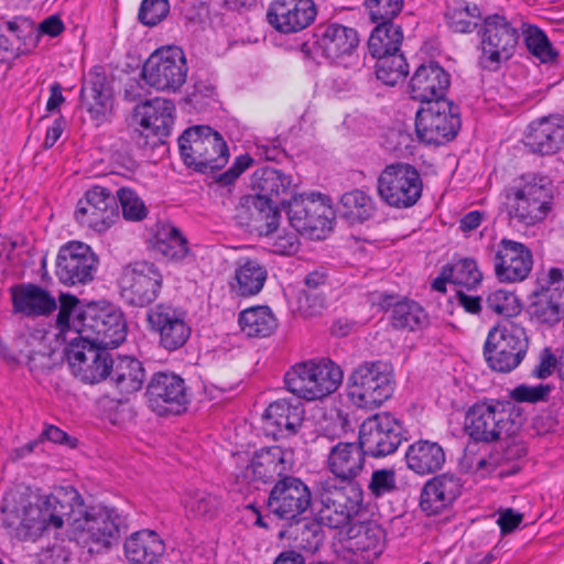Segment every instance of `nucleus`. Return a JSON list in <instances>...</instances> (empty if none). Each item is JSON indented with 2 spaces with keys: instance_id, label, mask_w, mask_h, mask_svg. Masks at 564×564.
I'll return each mask as SVG.
<instances>
[{
  "instance_id": "nucleus-1",
  "label": "nucleus",
  "mask_w": 564,
  "mask_h": 564,
  "mask_svg": "<svg viewBox=\"0 0 564 564\" xmlns=\"http://www.w3.org/2000/svg\"><path fill=\"white\" fill-rule=\"evenodd\" d=\"M291 185V177L273 167H262L252 173L249 184L252 193L253 212L249 217V235L269 237L280 225V206L286 202L281 198Z\"/></svg>"
},
{
  "instance_id": "nucleus-2",
  "label": "nucleus",
  "mask_w": 564,
  "mask_h": 564,
  "mask_svg": "<svg viewBox=\"0 0 564 564\" xmlns=\"http://www.w3.org/2000/svg\"><path fill=\"white\" fill-rule=\"evenodd\" d=\"M522 422V413L511 400L485 399L467 410L465 432L475 443H492L516 434Z\"/></svg>"
},
{
  "instance_id": "nucleus-3",
  "label": "nucleus",
  "mask_w": 564,
  "mask_h": 564,
  "mask_svg": "<svg viewBox=\"0 0 564 564\" xmlns=\"http://www.w3.org/2000/svg\"><path fill=\"white\" fill-rule=\"evenodd\" d=\"M553 205V184L544 175H522L506 191V206L511 220L525 227L543 221Z\"/></svg>"
},
{
  "instance_id": "nucleus-4",
  "label": "nucleus",
  "mask_w": 564,
  "mask_h": 564,
  "mask_svg": "<svg viewBox=\"0 0 564 564\" xmlns=\"http://www.w3.org/2000/svg\"><path fill=\"white\" fill-rule=\"evenodd\" d=\"M85 503L76 489L61 487L46 496L41 506L23 505L19 524L28 529H61L68 523L76 529L85 512Z\"/></svg>"
},
{
  "instance_id": "nucleus-5",
  "label": "nucleus",
  "mask_w": 564,
  "mask_h": 564,
  "mask_svg": "<svg viewBox=\"0 0 564 564\" xmlns=\"http://www.w3.org/2000/svg\"><path fill=\"white\" fill-rule=\"evenodd\" d=\"M127 531L126 519L115 508L86 507L74 539L88 553L102 554L118 545Z\"/></svg>"
},
{
  "instance_id": "nucleus-6",
  "label": "nucleus",
  "mask_w": 564,
  "mask_h": 564,
  "mask_svg": "<svg viewBox=\"0 0 564 564\" xmlns=\"http://www.w3.org/2000/svg\"><path fill=\"white\" fill-rule=\"evenodd\" d=\"M184 164L199 173L223 169L229 159V149L223 135L208 126L187 128L178 138Z\"/></svg>"
},
{
  "instance_id": "nucleus-7",
  "label": "nucleus",
  "mask_w": 564,
  "mask_h": 564,
  "mask_svg": "<svg viewBox=\"0 0 564 564\" xmlns=\"http://www.w3.org/2000/svg\"><path fill=\"white\" fill-rule=\"evenodd\" d=\"M317 497L323 506L319 519L333 529L347 525L364 507V490L358 480L330 477L319 480Z\"/></svg>"
},
{
  "instance_id": "nucleus-8",
  "label": "nucleus",
  "mask_w": 564,
  "mask_h": 564,
  "mask_svg": "<svg viewBox=\"0 0 564 564\" xmlns=\"http://www.w3.org/2000/svg\"><path fill=\"white\" fill-rule=\"evenodd\" d=\"M393 368L382 360L365 361L347 380V394L358 408L373 409L383 404L394 392Z\"/></svg>"
},
{
  "instance_id": "nucleus-9",
  "label": "nucleus",
  "mask_w": 564,
  "mask_h": 564,
  "mask_svg": "<svg viewBox=\"0 0 564 564\" xmlns=\"http://www.w3.org/2000/svg\"><path fill=\"white\" fill-rule=\"evenodd\" d=\"M343 381V371L330 359L295 364L284 375L286 389L307 401L323 399L335 392Z\"/></svg>"
},
{
  "instance_id": "nucleus-10",
  "label": "nucleus",
  "mask_w": 564,
  "mask_h": 564,
  "mask_svg": "<svg viewBox=\"0 0 564 564\" xmlns=\"http://www.w3.org/2000/svg\"><path fill=\"white\" fill-rule=\"evenodd\" d=\"M529 337L518 324L496 325L488 332L482 355L487 366L496 372L509 373L527 356Z\"/></svg>"
},
{
  "instance_id": "nucleus-11",
  "label": "nucleus",
  "mask_w": 564,
  "mask_h": 564,
  "mask_svg": "<svg viewBox=\"0 0 564 564\" xmlns=\"http://www.w3.org/2000/svg\"><path fill=\"white\" fill-rule=\"evenodd\" d=\"M290 225L301 235L322 239L332 230L334 210L329 196L321 193L293 195L283 204Z\"/></svg>"
},
{
  "instance_id": "nucleus-12",
  "label": "nucleus",
  "mask_w": 564,
  "mask_h": 564,
  "mask_svg": "<svg viewBox=\"0 0 564 564\" xmlns=\"http://www.w3.org/2000/svg\"><path fill=\"white\" fill-rule=\"evenodd\" d=\"M480 37L479 65L496 70L502 62L510 59L517 48L520 34L505 15L494 13L485 17L478 30Z\"/></svg>"
},
{
  "instance_id": "nucleus-13",
  "label": "nucleus",
  "mask_w": 564,
  "mask_h": 564,
  "mask_svg": "<svg viewBox=\"0 0 564 564\" xmlns=\"http://www.w3.org/2000/svg\"><path fill=\"white\" fill-rule=\"evenodd\" d=\"M377 191L388 206L405 209L414 206L421 198L423 182L414 165L398 161L386 165L380 172Z\"/></svg>"
},
{
  "instance_id": "nucleus-14",
  "label": "nucleus",
  "mask_w": 564,
  "mask_h": 564,
  "mask_svg": "<svg viewBox=\"0 0 564 564\" xmlns=\"http://www.w3.org/2000/svg\"><path fill=\"white\" fill-rule=\"evenodd\" d=\"M462 127L458 105L436 100L421 106L415 116L416 135L425 144L443 145L453 141Z\"/></svg>"
},
{
  "instance_id": "nucleus-15",
  "label": "nucleus",
  "mask_w": 564,
  "mask_h": 564,
  "mask_svg": "<svg viewBox=\"0 0 564 564\" xmlns=\"http://www.w3.org/2000/svg\"><path fill=\"white\" fill-rule=\"evenodd\" d=\"M358 437L368 456L382 458L394 454L408 440L403 423L389 412L376 413L359 426Z\"/></svg>"
},
{
  "instance_id": "nucleus-16",
  "label": "nucleus",
  "mask_w": 564,
  "mask_h": 564,
  "mask_svg": "<svg viewBox=\"0 0 564 564\" xmlns=\"http://www.w3.org/2000/svg\"><path fill=\"white\" fill-rule=\"evenodd\" d=\"M110 349L79 336L69 338L66 358L73 375L89 384L108 379L113 362Z\"/></svg>"
},
{
  "instance_id": "nucleus-17",
  "label": "nucleus",
  "mask_w": 564,
  "mask_h": 564,
  "mask_svg": "<svg viewBox=\"0 0 564 564\" xmlns=\"http://www.w3.org/2000/svg\"><path fill=\"white\" fill-rule=\"evenodd\" d=\"M528 300L529 313L538 323L558 324L564 318V271L551 268L540 274Z\"/></svg>"
},
{
  "instance_id": "nucleus-18",
  "label": "nucleus",
  "mask_w": 564,
  "mask_h": 564,
  "mask_svg": "<svg viewBox=\"0 0 564 564\" xmlns=\"http://www.w3.org/2000/svg\"><path fill=\"white\" fill-rule=\"evenodd\" d=\"M187 63L178 46H163L155 50L145 61L142 77L156 90L176 93L187 78Z\"/></svg>"
},
{
  "instance_id": "nucleus-19",
  "label": "nucleus",
  "mask_w": 564,
  "mask_h": 564,
  "mask_svg": "<svg viewBox=\"0 0 564 564\" xmlns=\"http://www.w3.org/2000/svg\"><path fill=\"white\" fill-rule=\"evenodd\" d=\"M78 318L80 327L75 330L76 336L111 349L126 339V321L122 313L113 307H88L78 314Z\"/></svg>"
},
{
  "instance_id": "nucleus-20",
  "label": "nucleus",
  "mask_w": 564,
  "mask_h": 564,
  "mask_svg": "<svg viewBox=\"0 0 564 564\" xmlns=\"http://www.w3.org/2000/svg\"><path fill=\"white\" fill-rule=\"evenodd\" d=\"M99 259L91 247L80 241H69L58 250L55 275L66 286H83L95 279Z\"/></svg>"
},
{
  "instance_id": "nucleus-21",
  "label": "nucleus",
  "mask_w": 564,
  "mask_h": 564,
  "mask_svg": "<svg viewBox=\"0 0 564 564\" xmlns=\"http://www.w3.org/2000/svg\"><path fill=\"white\" fill-rule=\"evenodd\" d=\"M358 44L359 36L355 29L339 23L324 22L314 28L312 40L301 45V52L310 58H315L319 53L335 62L345 55L352 54Z\"/></svg>"
},
{
  "instance_id": "nucleus-22",
  "label": "nucleus",
  "mask_w": 564,
  "mask_h": 564,
  "mask_svg": "<svg viewBox=\"0 0 564 564\" xmlns=\"http://www.w3.org/2000/svg\"><path fill=\"white\" fill-rule=\"evenodd\" d=\"M162 283L163 276L154 263L137 261L123 269L120 295L126 303L143 307L156 300Z\"/></svg>"
},
{
  "instance_id": "nucleus-23",
  "label": "nucleus",
  "mask_w": 564,
  "mask_h": 564,
  "mask_svg": "<svg viewBox=\"0 0 564 564\" xmlns=\"http://www.w3.org/2000/svg\"><path fill=\"white\" fill-rule=\"evenodd\" d=\"M175 106L172 100L153 98L135 106L134 118L143 128L138 133L137 143L141 147H155L170 135L174 123Z\"/></svg>"
},
{
  "instance_id": "nucleus-24",
  "label": "nucleus",
  "mask_w": 564,
  "mask_h": 564,
  "mask_svg": "<svg viewBox=\"0 0 564 564\" xmlns=\"http://www.w3.org/2000/svg\"><path fill=\"white\" fill-rule=\"evenodd\" d=\"M265 501L271 513L290 521L311 507L312 494L301 478L286 475L271 487Z\"/></svg>"
},
{
  "instance_id": "nucleus-25",
  "label": "nucleus",
  "mask_w": 564,
  "mask_h": 564,
  "mask_svg": "<svg viewBox=\"0 0 564 564\" xmlns=\"http://www.w3.org/2000/svg\"><path fill=\"white\" fill-rule=\"evenodd\" d=\"M186 312L180 307L160 303L147 312L149 329L159 336V344L169 351L183 347L192 333Z\"/></svg>"
},
{
  "instance_id": "nucleus-26",
  "label": "nucleus",
  "mask_w": 564,
  "mask_h": 564,
  "mask_svg": "<svg viewBox=\"0 0 564 564\" xmlns=\"http://www.w3.org/2000/svg\"><path fill=\"white\" fill-rule=\"evenodd\" d=\"M341 557L350 564H371L383 552L386 532L376 521L351 524Z\"/></svg>"
},
{
  "instance_id": "nucleus-27",
  "label": "nucleus",
  "mask_w": 564,
  "mask_h": 564,
  "mask_svg": "<svg viewBox=\"0 0 564 564\" xmlns=\"http://www.w3.org/2000/svg\"><path fill=\"white\" fill-rule=\"evenodd\" d=\"M149 405L159 415L180 414L187 409L188 394L184 380L171 372H156L147 386Z\"/></svg>"
},
{
  "instance_id": "nucleus-28",
  "label": "nucleus",
  "mask_w": 564,
  "mask_h": 564,
  "mask_svg": "<svg viewBox=\"0 0 564 564\" xmlns=\"http://www.w3.org/2000/svg\"><path fill=\"white\" fill-rule=\"evenodd\" d=\"M119 218L116 197L101 186L88 189L78 200L75 219L95 231H106Z\"/></svg>"
},
{
  "instance_id": "nucleus-29",
  "label": "nucleus",
  "mask_w": 564,
  "mask_h": 564,
  "mask_svg": "<svg viewBox=\"0 0 564 564\" xmlns=\"http://www.w3.org/2000/svg\"><path fill=\"white\" fill-rule=\"evenodd\" d=\"M313 0H273L267 10L268 23L281 34H293L308 28L316 19Z\"/></svg>"
},
{
  "instance_id": "nucleus-30",
  "label": "nucleus",
  "mask_w": 564,
  "mask_h": 564,
  "mask_svg": "<svg viewBox=\"0 0 564 564\" xmlns=\"http://www.w3.org/2000/svg\"><path fill=\"white\" fill-rule=\"evenodd\" d=\"M492 261L497 279L505 283L525 280L533 267L530 248L507 238L498 242Z\"/></svg>"
},
{
  "instance_id": "nucleus-31",
  "label": "nucleus",
  "mask_w": 564,
  "mask_h": 564,
  "mask_svg": "<svg viewBox=\"0 0 564 564\" xmlns=\"http://www.w3.org/2000/svg\"><path fill=\"white\" fill-rule=\"evenodd\" d=\"M451 86V75L437 62L430 61L421 64L412 75L408 91L413 100L421 106L436 100H447L446 93Z\"/></svg>"
},
{
  "instance_id": "nucleus-32",
  "label": "nucleus",
  "mask_w": 564,
  "mask_h": 564,
  "mask_svg": "<svg viewBox=\"0 0 564 564\" xmlns=\"http://www.w3.org/2000/svg\"><path fill=\"white\" fill-rule=\"evenodd\" d=\"M462 489V479L454 474L445 473L432 477L421 489V511L429 517L441 514L460 496Z\"/></svg>"
},
{
  "instance_id": "nucleus-33",
  "label": "nucleus",
  "mask_w": 564,
  "mask_h": 564,
  "mask_svg": "<svg viewBox=\"0 0 564 564\" xmlns=\"http://www.w3.org/2000/svg\"><path fill=\"white\" fill-rule=\"evenodd\" d=\"M525 147L540 155H552L564 147V116L550 115L532 121L527 129Z\"/></svg>"
},
{
  "instance_id": "nucleus-34",
  "label": "nucleus",
  "mask_w": 564,
  "mask_h": 564,
  "mask_svg": "<svg viewBox=\"0 0 564 564\" xmlns=\"http://www.w3.org/2000/svg\"><path fill=\"white\" fill-rule=\"evenodd\" d=\"M80 99L83 107L96 126L107 120L112 107V94L107 77L99 67H95L85 77L80 89Z\"/></svg>"
},
{
  "instance_id": "nucleus-35",
  "label": "nucleus",
  "mask_w": 564,
  "mask_h": 564,
  "mask_svg": "<svg viewBox=\"0 0 564 564\" xmlns=\"http://www.w3.org/2000/svg\"><path fill=\"white\" fill-rule=\"evenodd\" d=\"M288 454L280 446H268L256 451L249 460L252 481L271 486L286 476L292 467V464L286 459Z\"/></svg>"
},
{
  "instance_id": "nucleus-36",
  "label": "nucleus",
  "mask_w": 564,
  "mask_h": 564,
  "mask_svg": "<svg viewBox=\"0 0 564 564\" xmlns=\"http://www.w3.org/2000/svg\"><path fill=\"white\" fill-rule=\"evenodd\" d=\"M366 456L368 454L359 438L358 442H338L328 453L327 467L333 478L357 480L365 467Z\"/></svg>"
},
{
  "instance_id": "nucleus-37",
  "label": "nucleus",
  "mask_w": 564,
  "mask_h": 564,
  "mask_svg": "<svg viewBox=\"0 0 564 564\" xmlns=\"http://www.w3.org/2000/svg\"><path fill=\"white\" fill-rule=\"evenodd\" d=\"M378 305L384 311L391 310L390 321L394 329L419 332L430 324L427 313L415 301L409 299L395 301L392 294H380Z\"/></svg>"
},
{
  "instance_id": "nucleus-38",
  "label": "nucleus",
  "mask_w": 564,
  "mask_h": 564,
  "mask_svg": "<svg viewBox=\"0 0 564 564\" xmlns=\"http://www.w3.org/2000/svg\"><path fill=\"white\" fill-rule=\"evenodd\" d=\"M13 346L18 355L4 354L8 361L20 364L22 362L21 358L24 357L30 371L34 376L45 373L52 368V352L46 349L36 335H19L14 338Z\"/></svg>"
},
{
  "instance_id": "nucleus-39",
  "label": "nucleus",
  "mask_w": 564,
  "mask_h": 564,
  "mask_svg": "<svg viewBox=\"0 0 564 564\" xmlns=\"http://www.w3.org/2000/svg\"><path fill=\"white\" fill-rule=\"evenodd\" d=\"M404 458L408 468L420 476L437 473L446 462L444 448L437 442L429 440H419L411 444Z\"/></svg>"
},
{
  "instance_id": "nucleus-40",
  "label": "nucleus",
  "mask_w": 564,
  "mask_h": 564,
  "mask_svg": "<svg viewBox=\"0 0 564 564\" xmlns=\"http://www.w3.org/2000/svg\"><path fill=\"white\" fill-rule=\"evenodd\" d=\"M123 550L132 564H154L164 554L165 545L156 532L140 530L126 539Z\"/></svg>"
},
{
  "instance_id": "nucleus-41",
  "label": "nucleus",
  "mask_w": 564,
  "mask_h": 564,
  "mask_svg": "<svg viewBox=\"0 0 564 564\" xmlns=\"http://www.w3.org/2000/svg\"><path fill=\"white\" fill-rule=\"evenodd\" d=\"M11 294L14 311L26 316L48 315L57 307L55 299L35 284L12 286Z\"/></svg>"
},
{
  "instance_id": "nucleus-42",
  "label": "nucleus",
  "mask_w": 564,
  "mask_h": 564,
  "mask_svg": "<svg viewBox=\"0 0 564 564\" xmlns=\"http://www.w3.org/2000/svg\"><path fill=\"white\" fill-rule=\"evenodd\" d=\"M322 522L321 519L316 521L300 516L290 520L288 528L281 531L280 535L293 540L296 547L301 549L304 554L312 556L324 542L325 534Z\"/></svg>"
},
{
  "instance_id": "nucleus-43",
  "label": "nucleus",
  "mask_w": 564,
  "mask_h": 564,
  "mask_svg": "<svg viewBox=\"0 0 564 564\" xmlns=\"http://www.w3.org/2000/svg\"><path fill=\"white\" fill-rule=\"evenodd\" d=\"M304 405L299 399H279L269 404L262 413V419L272 423L280 431L289 434L297 433L304 420Z\"/></svg>"
},
{
  "instance_id": "nucleus-44",
  "label": "nucleus",
  "mask_w": 564,
  "mask_h": 564,
  "mask_svg": "<svg viewBox=\"0 0 564 564\" xmlns=\"http://www.w3.org/2000/svg\"><path fill=\"white\" fill-rule=\"evenodd\" d=\"M110 381L122 394H131L139 391L145 380V370L141 361L132 357H119L113 359Z\"/></svg>"
},
{
  "instance_id": "nucleus-45",
  "label": "nucleus",
  "mask_w": 564,
  "mask_h": 564,
  "mask_svg": "<svg viewBox=\"0 0 564 564\" xmlns=\"http://www.w3.org/2000/svg\"><path fill=\"white\" fill-rule=\"evenodd\" d=\"M377 204L375 199L361 189L344 193L337 205V213L349 225L364 224L375 217Z\"/></svg>"
},
{
  "instance_id": "nucleus-46",
  "label": "nucleus",
  "mask_w": 564,
  "mask_h": 564,
  "mask_svg": "<svg viewBox=\"0 0 564 564\" xmlns=\"http://www.w3.org/2000/svg\"><path fill=\"white\" fill-rule=\"evenodd\" d=\"M368 40L371 56H382L400 51L403 41L402 28L393 21H378Z\"/></svg>"
},
{
  "instance_id": "nucleus-47",
  "label": "nucleus",
  "mask_w": 564,
  "mask_h": 564,
  "mask_svg": "<svg viewBox=\"0 0 564 564\" xmlns=\"http://www.w3.org/2000/svg\"><path fill=\"white\" fill-rule=\"evenodd\" d=\"M445 18L448 28L456 33H471L480 26L481 10L476 3L458 2L447 6Z\"/></svg>"
},
{
  "instance_id": "nucleus-48",
  "label": "nucleus",
  "mask_w": 564,
  "mask_h": 564,
  "mask_svg": "<svg viewBox=\"0 0 564 564\" xmlns=\"http://www.w3.org/2000/svg\"><path fill=\"white\" fill-rule=\"evenodd\" d=\"M0 31L14 37L12 43L21 48L22 54H30L37 46L36 25L30 18L14 17L0 24Z\"/></svg>"
},
{
  "instance_id": "nucleus-49",
  "label": "nucleus",
  "mask_w": 564,
  "mask_h": 564,
  "mask_svg": "<svg viewBox=\"0 0 564 564\" xmlns=\"http://www.w3.org/2000/svg\"><path fill=\"white\" fill-rule=\"evenodd\" d=\"M183 505L187 514L195 519L210 520L220 510L219 498L203 490L187 491L183 497Z\"/></svg>"
},
{
  "instance_id": "nucleus-50",
  "label": "nucleus",
  "mask_w": 564,
  "mask_h": 564,
  "mask_svg": "<svg viewBox=\"0 0 564 564\" xmlns=\"http://www.w3.org/2000/svg\"><path fill=\"white\" fill-rule=\"evenodd\" d=\"M373 57L377 58V78L388 86H394L409 74V64L400 51Z\"/></svg>"
},
{
  "instance_id": "nucleus-51",
  "label": "nucleus",
  "mask_w": 564,
  "mask_h": 564,
  "mask_svg": "<svg viewBox=\"0 0 564 564\" xmlns=\"http://www.w3.org/2000/svg\"><path fill=\"white\" fill-rule=\"evenodd\" d=\"M523 40L528 51L542 63L552 62L557 57L546 34L536 25H527L523 30Z\"/></svg>"
},
{
  "instance_id": "nucleus-52",
  "label": "nucleus",
  "mask_w": 564,
  "mask_h": 564,
  "mask_svg": "<svg viewBox=\"0 0 564 564\" xmlns=\"http://www.w3.org/2000/svg\"><path fill=\"white\" fill-rule=\"evenodd\" d=\"M164 237L158 242V250L167 259L182 261L189 252L186 238L176 227L163 229Z\"/></svg>"
},
{
  "instance_id": "nucleus-53",
  "label": "nucleus",
  "mask_w": 564,
  "mask_h": 564,
  "mask_svg": "<svg viewBox=\"0 0 564 564\" xmlns=\"http://www.w3.org/2000/svg\"><path fill=\"white\" fill-rule=\"evenodd\" d=\"M446 267L452 276V283L466 286L468 290L475 289L482 280V274L474 259H460L454 264H446Z\"/></svg>"
},
{
  "instance_id": "nucleus-54",
  "label": "nucleus",
  "mask_w": 564,
  "mask_h": 564,
  "mask_svg": "<svg viewBox=\"0 0 564 564\" xmlns=\"http://www.w3.org/2000/svg\"><path fill=\"white\" fill-rule=\"evenodd\" d=\"M278 321L268 305L249 306V337H268Z\"/></svg>"
},
{
  "instance_id": "nucleus-55",
  "label": "nucleus",
  "mask_w": 564,
  "mask_h": 564,
  "mask_svg": "<svg viewBox=\"0 0 564 564\" xmlns=\"http://www.w3.org/2000/svg\"><path fill=\"white\" fill-rule=\"evenodd\" d=\"M485 310L498 315L511 317L520 313L521 305L513 292L498 289L488 293Z\"/></svg>"
},
{
  "instance_id": "nucleus-56",
  "label": "nucleus",
  "mask_w": 564,
  "mask_h": 564,
  "mask_svg": "<svg viewBox=\"0 0 564 564\" xmlns=\"http://www.w3.org/2000/svg\"><path fill=\"white\" fill-rule=\"evenodd\" d=\"M555 370L561 380L560 389L564 392V348L560 356H555L551 348L545 347L540 354L539 364L532 370V376L538 379H546Z\"/></svg>"
},
{
  "instance_id": "nucleus-57",
  "label": "nucleus",
  "mask_w": 564,
  "mask_h": 564,
  "mask_svg": "<svg viewBox=\"0 0 564 564\" xmlns=\"http://www.w3.org/2000/svg\"><path fill=\"white\" fill-rule=\"evenodd\" d=\"M117 196L124 219L139 221L145 218L148 213L147 207L134 191L123 187L117 192Z\"/></svg>"
},
{
  "instance_id": "nucleus-58",
  "label": "nucleus",
  "mask_w": 564,
  "mask_h": 564,
  "mask_svg": "<svg viewBox=\"0 0 564 564\" xmlns=\"http://www.w3.org/2000/svg\"><path fill=\"white\" fill-rule=\"evenodd\" d=\"M372 22L393 21L404 6V0H365L364 2Z\"/></svg>"
},
{
  "instance_id": "nucleus-59",
  "label": "nucleus",
  "mask_w": 564,
  "mask_h": 564,
  "mask_svg": "<svg viewBox=\"0 0 564 564\" xmlns=\"http://www.w3.org/2000/svg\"><path fill=\"white\" fill-rule=\"evenodd\" d=\"M170 11L169 0H143L138 19L147 26H154L166 18Z\"/></svg>"
},
{
  "instance_id": "nucleus-60",
  "label": "nucleus",
  "mask_w": 564,
  "mask_h": 564,
  "mask_svg": "<svg viewBox=\"0 0 564 564\" xmlns=\"http://www.w3.org/2000/svg\"><path fill=\"white\" fill-rule=\"evenodd\" d=\"M395 473L393 469L382 468L372 473L368 489L375 497H381L395 490Z\"/></svg>"
},
{
  "instance_id": "nucleus-61",
  "label": "nucleus",
  "mask_w": 564,
  "mask_h": 564,
  "mask_svg": "<svg viewBox=\"0 0 564 564\" xmlns=\"http://www.w3.org/2000/svg\"><path fill=\"white\" fill-rule=\"evenodd\" d=\"M551 392L550 384H539L535 387H530L527 384H520L512 389L509 393L512 402H530L536 403L540 401H545Z\"/></svg>"
},
{
  "instance_id": "nucleus-62",
  "label": "nucleus",
  "mask_w": 564,
  "mask_h": 564,
  "mask_svg": "<svg viewBox=\"0 0 564 564\" xmlns=\"http://www.w3.org/2000/svg\"><path fill=\"white\" fill-rule=\"evenodd\" d=\"M325 307L323 297L302 291L299 295V310L306 316H315Z\"/></svg>"
},
{
  "instance_id": "nucleus-63",
  "label": "nucleus",
  "mask_w": 564,
  "mask_h": 564,
  "mask_svg": "<svg viewBox=\"0 0 564 564\" xmlns=\"http://www.w3.org/2000/svg\"><path fill=\"white\" fill-rule=\"evenodd\" d=\"M268 279V271L258 262L249 260V295L258 294Z\"/></svg>"
},
{
  "instance_id": "nucleus-64",
  "label": "nucleus",
  "mask_w": 564,
  "mask_h": 564,
  "mask_svg": "<svg viewBox=\"0 0 564 564\" xmlns=\"http://www.w3.org/2000/svg\"><path fill=\"white\" fill-rule=\"evenodd\" d=\"M273 564H329L323 561H314L311 555L304 554L295 549L282 551Z\"/></svg>"
}]
</instances>
